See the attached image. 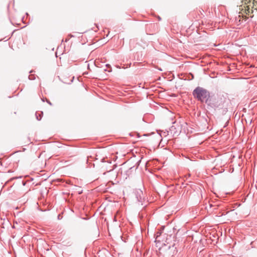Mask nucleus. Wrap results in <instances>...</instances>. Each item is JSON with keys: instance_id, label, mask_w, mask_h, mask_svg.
I'll return each instance as SVG.
<instances>
[{"instance_id": "f03ea898", "label": "nucleus", "mask_w": 257, "mask_h": 257, "mask_svg": "<svg viewBox=\"0 0 257 257\" xmlns=\"http://www.w3.org/2000/svg\"><path fill=\"white\" fill-rule=\"evenodd\" d=\"M194 96L198 100L203 101L208 95L207 91L200 87H197L193 91Z\"/></svg>"}, {"instance_id": "f257e3e1", "label": "nucleus", "mask_w": 257, "mask_h": 257, "mask_svg": "<svg viewBox=\"0 0 257 257\" xmlns=\"http://www.w3.org/2000/svg\"><path fill=\"white\" fill-rule=\"evenodd\" d=\"M238 18L245 17V19L253 18L257 16V0H253L252 2L249 1L245 2L244 4L241 5L239 8Z\"/></svg>"}]
</instances>
